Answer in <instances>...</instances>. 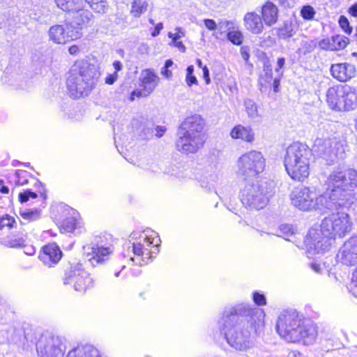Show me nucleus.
<instances>
[{
	"label": "nucleus",
	"mask_w": 357,
	"mask_h": 357,
	"mask_svg": "<svg viewBox=\"0 0 357 357\" xmlns=\"http://www.w3.org/2000/svg\"><path fill=\"white\" fill-rule=\"evenodd\" d=\"M264 316L261 309L238 303L225 310L218 326L227 343L235 351L244 352L254 347L255 335L263 328Z\"/></svg>",
	"instance_id": "obj_1"
},
{
	"label": "nucleus",
	"mask_w": 357,
	"mask_h": 357,
	"mask_svg": "<svg viewBox=\"0 0 357 357\" xmlns=\"http://www.w3.org/2000/svg\"><path fill=\"white\" fill-rule=\"evenodd\" d=\"M350 215L344 212L332 213L322 220L320 225L312 227L305 237L306 253L309 258L328 251L335 238H342L352 228Z\"/></svg>",
	"instance_id": "obj_2"
},
{
	"label": "nucleus",
	"mask_w": 357,
	"mask_h": 357,
	"mask_svg": "<svg viewBox=\"0 0 357 357\" xmlns=\"http://www.w3.org/2000/svg\"><path fill=\"white\" fill-rule=\"evenodd\" d=\"M275 329L287 342L313 344L318 335V327L310 319L296 310L282 312L277 319Z\"/></svg>",
	"instance_id": "obj_3"
},
{
	"label": "nucleus",
	"mask_w": 357,
	"mask_h": 357,
	"mask_svg": "<svg viewBox=\"0 0 357 357\" xmlns=\"http://www.w3.org/2000/svg\"><path fill=\"white\" fill-rule=\"evenodd\" d=\"M290 200L295 208L305 212L325 213L337 209L338 202L328 186L322 193L314 187L295 188L290 194Z\"/></svg>",
	"instance_id": "obj_4"
},
{
	"label": "nucleus",
	"mask_w": 357,
	"mask_h": 357,
	"mask_svg": "<svg viewBox=\"0 0 357 357\" xmlns=\"http://www.w3.org/2000/svg\"><path fill=\"white\" fill-rule=\"evenodd\" d=\"M98 68L86 60L77 61L71 67L66 84L73 98L86 96L95 87L100 77Z\"/></svg>",
	"instance_id": "obj_5"
},
{
	"label": "nucleus",
	"mask_w": 357,
	"mask_h": 357,
	"mask_svg": "<svg viewBox=\"0 0 357 357\" xmlns=\"http://www.w3.org/2000/svg\"><path fill=\"white\" fill-rule=\"evenodd\" d=\"M326 185L338 202L337 208L349 207L354 199L352 191L357 188V171L354 169L343 171L338 168L330 174Z\"/></svg>",
	"instance_id": "obj_6"
},
{
	"label": "nucleus",
	"mask_w": 357,
	"mask_h": 357,
	"mask_svg": "<svg viewBox=\"0 0 357 357\" xmlns=\"http://www.w3.org/2000/svg\"><path fill=\"white\" fill-rule=\"evenodd\" d=\"M312 150L305 144L294 142L286 150L284 164L289 176L294 180L303 181L310 175Z\"/></svg>",
	"instance_id": "obj_7"
},
{
	"label": "nucleus",
	"mask_w": 357,
	"mask_h": 357,
	"mask_svg": "<svg viewBox=\"0 0 357 357\" xmlns=\"http://www.w3.org/2000/svg\"><path fill=\"white\" fill-rule=\"evenodd\" d=\"M129 241L133 254L130 260L137 265L146 264L159 252L160 239L152 230L133 231L129 236Z\"/></svg>",
	"instance_id": "obj_8"
},
{
	"label": "nucleus",
	"mask_w": 357,
	"mask_h": 357,
	"mask_svg": "<svg viewBox=\"0 0 357 357\" xmlns=\"http://www.w3.org/2000/svg\"><path fill=\"white\" fill-rule=\"evenodd\" d=\"M326 102L335 111H351L357 108V89L348 84H336L326 91Z\"/></svg>",
	"instance_id": "obj_9"
},
{
	"label": "nucleus",
	"mask_w": 357,
	"mask_h": 357,
	"mask_svg": "<svg viewBox=\"0 0 357 357\" xmlns=\"http://www.w3.org/2000/svg\"><path fill=\"white\" fill-rule=\"evenodd\" d=\"M240 200L250 211H259L266 206L269 201L267 184L264 182H246L241 188Z\"/></svg>",
	"instance_id": "obj_10"
},
{
	"label": "nucleus",
	"mask_w": 357,
	"mask_h": 357,
	"mask_svg": "<svg viewBox=\"0 0 357 357\" xmlns=\"http://www.w3.org/2000/svg\"><path fill=\"white\" fill-rule=\"evenodd\" d=\"M62 280L64 285H68L81 294L85 293L95 285L93 278L80 264H69L64 270Z\"/></svg>",
	"instance_id": "obj_11"
},
{
	"label": "nucleus",
	"mask_w": 357,
	"mask_h": 357,
	"mask_svg": "<svg viewBox=\"0 0 357 357\" xmlns=\"http://www.w3.org/2000/svg\"><path fill=\"white\" fill-rule=\"evenodd\" d=\"M113 252L110 237L106 236L96 237L93 241L83 245V256L93 266L108 260Z\"/></svg>",
	"instance_id": "obj_12"
},
{
	"label": "nucleus",
	"mask_w": 357,
	"mask_h": 357,
	"mask_svg": "<svg viewBox=\"0 0 357 357\" xmlns=\"http://www.w3.org/2000/svg\"><path fill=\"white\" fill-rule=\"evenodd\" d=\"M265 159L262 153L250 151L241 155L236 162V173L245 180L257 176L265 169Z\"/></svg>",
	"instance_id": "obj_13"
},
{
	"label": "nucleus",
	"mask_w": 357,
	"mask_h": 357,
	"mask_svg": "<svg viewBox=\"0 0 357 357\" xmlns=\"http://www.w3.org/2000/svg\"><path fill=\"white\" fill-rule=\"evenodd\" d=\"M52 213L61 220V228L65 232L80 234L84 230V223L77 211L60 203L52 206Z\"/></svg>",
	"instance_id": "obj_14"
},
{
	"label": "nucleus",
	"mask_w": 357,
	"mask_h": 357,
	"mask_svg": "<svg viewBox=\"0 0 357 357\" xmlns=\"http://www.w3.org/2000/svg\"><path fill=\"white\" fill-rule=\"evenodd\" d=\"M68 340L61 335L45 333L41 335L36 347L39 357H64Z\"/></svg>",
	"instance_id": "obj_15"
},
{
	"label": "nucleus",
	"mask_w": 357,
	"mask_h": 357,
	"mask_svg": "<svg viewBox=\"0 0 357 357\" xmlns=\"http://www.w3.org/2000/svg\"><path fill=\"white\" fill-rule=\"evenodd\" d=\"M87 25H77L73 22L56 24L49 29L50 39L56 44H65L81 38V30Z\"/></svg>",
	"instance_id": "obj_16"
},
{
	"label": "nucleus",
	"mask_w": 357,
	"mask_h": 357,
	"mask_svg": "<svg viewBox=\"0 0 357 357\" xmlns=\"http://www.w3.org/2000/svg\"><path fill=\"white\" fill-rule=\"evenodd\" d=\"M314 149L328 163L344 158L342 146L335 139L317 138L314 142Z\"/></svg>",
	"instance_id": "obj_17"
},
{
	"label": "nucleus",
	"mask_w": 357,
	"mask_h": 357,
	"mask_svg": "<svg viewBox=\"0 0 357 357\" xmlns=\"http://www.w3.org/2000/svg\"><path fill=\"white\" fill-rule=\"evenodd\" d=\"M139 89L134 90L130 95V100H134V96L146 97L151 94L159 82V77L152 69L143 70L139 75Z\"/></svg>",
	"instance_id": "obj_18"
},
{
	"label": "nucleus",
	"mask_w": 357,
	"mask_h": 357,
	"mask_svg": "<svg viewBox=\"0 0 357 357\" xmlns=\"http://www.w3.org/2000/svg\"><path fill=\"white\" fill-rule=\"evenodd\" d=\"M177 149L183 153H195L201 149L205 143L206 137L202 135H190L184 132H177Z\"/></svg>",
	"instance_id": "obj_19"
},
{
	"label": "nucleus",
	"mask_w": 357,
	"mask_h": 357,
	"mask_svg": "<svg viewBox=\"0 0 357 357\" xmlns=\"http://www.w3.org/2000/svg\"><path fill=\"white\" fill-rule=\"evenodd\" d=\"M337 260L347 266L357 263V235L349 238L340 248Z\"/></svg>",
	"instance_id": "obj_20"
},
{
	"label": "nucleus",
	"mask_w": 357,
	"mask_h": 357,
	"mask_svg": "<svg viewBox=\"0 0 357 357\" xmlns=\"http://www.w3.org/2000/svg\"><path fill=\"white\" fill-rule=\"evenodd\" d=\"M24 78L23 68L17 62H10L1 77L3 84L18 86Z\"/></svg>",
	"instance_id": "obj_21"
},
{
	"label": "nucleus",
	"mask_w": 357,
	"mask_h": 357,
	"mask_svg": "<svg viewBox=\"0 0 357 357\" xmlns=\"http://www.w3.org/2000/svg\"><path fill=\"white\" fill-rule=\"evenodd\" d=\"M204 128V119L199 115H192L183 120L178 128V132L205 136Z\"/></svg>",
	"instance_id": "obj_22"
},
{
	"label": "nucleus",
	"mask_w": 357,
	"mask_h": 357,
	"mask_svg": "<svg viewBox=\"0 0 357 357\" xmlns=\"http://www.w3.org/2000/svg\"><path fill=\"white\" fill-rule=\"evenodd\" d=\"M331 75L336 80L345 82L354 77L356 69L354 64L350 63H337L332 64L330 68Z\"/></svg>",
	"instance_id": "obj_23"
},
{
	"label": "nucleus",
	"mask_w": 357,
	"mask_h": 357,
	"mask_svg": "<svg viewBox=\"0 0 357 357\" xmlns=\"http://www.w3.org/2000/svg\"><path fill=\"white\" fill-rule=\"evenodd\" d=\"M243 23L247 31L252 34H261L264 29V22L261 15L255 11L248 12L243 17Z\"/></svg>",
	"instance_id": "obj_24"
},
{
	"label": "nucleus",
	"mask_w": 357,
	"mask_h": 357,
	"mask_svg": "<svg viewBox=\"0 0 357 357\" xmlns=\"http://www.w3.org/2000/svg\"><path fill=\"white\" fill-rule=\"evenodd\" d=\"M61 256L59 247L56 243H50L43 248V252L39 257L45 264L51 267L60 261Z\"/></svg>",
	"instance_id": "obj_25"
},
{
	"label": "nucleus",
	"mask_w": 357,
	"mask_h": 357,
	"mask_svg": "<svg viewBox=\"0 0 357 357\" xmlns=\"http://www.w3.org/2000/svg\"><path fill=\"white\" fill-rule=\"evenodd\" d=\"M349 43L347 37L342 35H335L324 38L319 42V47L324 50L337 51L344 49Z\"/></svg>",
	"instance_id": "obj_26"
},
{
	"label": "nucleus",
	"mask_w": 357,
	"mask_h": 357,
	"mask_svg": "<svg viewBox=\"0 0 357 357\" xmlns=\"http://www.w3.org/2000/svg\"><path fill=\"white\" fill-rule=\"evenodd\" d=\"M260 13L265 25L268 26L274 25L278 20V8L271 1H266L261 5Z\"/></svg>",
	"instance_id": "obj_27"
},
{
	"label": "nucleus",
	"mask_w": 357,
	"mask_h": 357,
	"mask_svg": "<svg viewBox=\"0 0 357 357\" xmlns=\"http://www.w3.org/2000/svg\"><path fill=\"white\" fill-rule=\"evenodd\" d=\"M230 136L233 139H239L247 142H252L255 139L252 129L249 126H243L242 125L234 126L230 132Z\"/></svg>",
	"instance_id": "obj_28"
},
{
	"label": "nucleus",
	"mask_w": 357,
	"mask_h": 357,
	"mask_svg": "<svg viewBox=\"0 0 357 357\" xmlns=\"http://www.w3.org/2000/svg\"><path fill=\"white\" fill-rule=\"evenodd\" d=\"M26 236L21 234H11L6 238L0 237V245L7 248H17L25 245Z\"/></svg>",
	"instance_id": "obj_29"
},
{
	"label": "nucleus",
	"mask_w": 357,
	"mask_h": 357,
	"mask_svg": "<svg viewBox=\"0 0 357 357\" xmlns=\"http://www.w3.org/2000/svg\"><path fill=\"white\" fill-rule=\"evenodd\" d=\"M39 189L36 192L32 191V190L28 189L24 190L22 192L19 194V200L20 202L24 203L26 202L31 199H34L40 195L43 199H45L46 195L45 193V190L43 186H41V183L38 184Z\"/></svg>",
	"instance_id": "obj_30"
},
{
	"label": "nucleus",
	"mask_w": 357,
	"mask_h": 357,
	"mask_svg": "<svg viewBox=\"0 0 357 357\" xmlns=\"http://www.w3.org/2000/svg\"><path fill=\"white\" fill-rule=\"evenodd\" d=\"M244 106L248 116L250 119L254 121H259L260 115L258 111L257 104L251 99H246L244 101Z\"/></svg>",
	"instance_id": "obj_31"
},
{
	"label": "nucleus",
	"mask_w": 357,
	"mask_h": 357,
	"mask_svg": "<svg viewBox=\"0 0 357 357\" xmlns=\"http://www.w3.org/2000/svg\"><path fill=\"white\" fill-rule=\"evenodd\" d=\"M148 5L146 0H133L130 13L132 16L138 17L146 11Z\"/></svg>",
	"instance_id": "obj_32"
},
{
	"label": "nucleus",
	"mask_w": 357,
	"mask_h": 357,
	"mask_svg": "<svg viewBox=\"0 0 357 357\" xmlns=\"http://www.w3.org/2000/svg\"><path fill=\"white\" fill-rule=\"evenodd\" d=\"M114 72L113 73L108 74L105 78V83L108 85L113 84L118 79V73L123 69V64L119 61H115L112 64Z\"/></svg>",
	"instance_id": "obj_33"
},
{
	"label": "nucleus",
	"mask_w": 357,
	"mask_h": 357,
	"mask_svg": "<svg viewBox=\"0 0 357 357\" xmlns=\"http://www.w3.org/2000/svg\"><path fill=\"white\" fill-rule=\"evenodd\" d=\"M89 6L95 12L102 13L107 9V3L103 0H89L86 2V7Z\"/></svg>",
	"instance_id": "obj_34"
},
{
	"label": "nucleus",
	"mask_w": 357,
	"mask_h": 357,
	"mask_svg": "<svg viewBox=\"0 0 357 357\" xmlns=\"http://www.w3.org/2000/svg\"><path fill=\"white\" fill-rule=\"evenodd\" d=\"M20 215L24 220L28 221H34L39 219L41 216V210L40 209H26L20 212Z\"/></svg>",
	"instance_id": "obj_35"
},
{
	"label": "nucleus",
	"mask_w": 357,
	"mask_h": 357,
	"mask_svg": "<svg viewBox=\"0 0 357 357\" xmlns=\"http://www.w3.org/2000/svg\"><path fill=\"white\" fill-rule=\"evenodd\" d=\"M316 47V43L313 40H303L298 50V54L300 56H304L312 52Z\"/></svg>",
	"instance_id": "obj_36"
},
{
	"label": "nucleus",
	"mask_w": 357,
	"mask_h": 357,
	"mask_svg": "<svg viewBox=\"0 0 357 357\" xmlns=\"http://www.w3.org/2000/svg\"><path fill=\"white\" fill-rule=\"evenodd\" d=\"M15 183L17 185H23L29 182V178H31V174L25 171L22 169H18L15 173Z\"/></svg>",
	"instance_id": "obj_37"
},
{
	"label": "nucleus",
	"mask_w": 357,
	"mask_h": 357,
	"mask_svg": "<svg viewBox=\"0 0 357 357\" xmlns=\"http://www.w3.org/2000/svg\"><path fill=\"white\" fill-rule=\"evenodd\" d=\"M295 31L293 29L291 23L285 22L283 27L280 28L278 31V36L280 38L286 39L293 36Z\"/></svg>",
	"instance_id": "obj_38"
},
{
	"label": "nucleus",
	"mask_w": 357,
	"mask_h": 357,
	"mask_svg": "<svg viewBox=\"0 0 357 357\" xmlns=\"http://www.w3.org/2000/svg\"><path fill=\"white\" fill-rule=\"evenodd\" d=\"M227 38L234 45H239L243 42V34L239 30H229L227 33Z\"/></svg>",
	"instance_id": "obj_39"
},
{
	"label": "nucleus",
	"mask_w": 357,
	"mask_h": 357,
	"mask_svg": "<svg viewBox=\"0 0 357 357\" xmlns=\"http://www.w3.org/2000/svg\"><path fill=\"white\" fill-rule=\"evenodd\" d=\"M273 80V71L270 65H264V75L260 77V83L261 85L271 84Z\"/></svg>",
	"instance_id": "obj_40"
},
{
	"label": "nucleus",
	"mask_w": 357,
	"mask_h": 357,
	"mask_svg": "<svg viewBox=\"0 0 357 357\" xmlns=\"http://www.w3.org/2000/svg\"><path fill=\"white\" fill-rule=\"evenodd\" d=\"M279 230L284 235V238L288 240V237L295 234L296 228L291 224H282L279 227Z\"/></svg>",
	"instance_id": "obj_41"
},
{
	"label": "nucleus",
	"mask_w": 357,
	"mask_h": 357,
	"mask_svg": "<svg viewBox=\"0 0 357 357\" xmlns=\"http://www.w3.org/2000/svg\"><path fill=\"white\" fill-rule=\"evenodd\" d=\"M15 223L16 221L13 217L6 215L0 218V229L13 228Z\"/></svg>",
	"instance_id": "obj_42"
},
{
	"label": "nucleus",
	"mask_w": 357,
	"mask_h": 357,
	"mask_svg": "<svg viewBox=\"0 0 357 357\" xmlns=\"http://www.w3.org/2000/svg\"><path fill=\"white\" fill-rule=\"evenodd\" d=\"M316 12L314 8L310 5H305L301 10V17L306 20H311L314 18Z\"/></svg>",
	"instance_id": "obj_43"
},
{
	"label": "nucleus",
	"mask_w": 357,
	"mask_h": 357,
	"mask_svg": "<svg viewBox=\"0 0 357 357\" xmlns=\"http://www.w3.org/2000/svg\"><path fill=\"white\" fill-rule=\"evenodd\" d=\"M185 82L188 86H191L193 84H197V79L194 75V66L190 65L187 67Z\"/></svg>",
	"instance_id": "obj_44"
},
{
	"label": "nucleus",
	"mask_w": 357,
	"mask_h": 357,
	"mask_svg": "<svg viewBox=\"0 0 357 357\" xmlns=\"http://www.w3.org/2000/svg\"><path fill=\"white\" fill-rule=\"evenodd\" d=\"M84 345H79L70 349L66 357H86Z\"/></svg>",
	"instance_id": "obj_45"
},
{
	"label": "nucleus",
	"mask_w": 357,
	"mask_h": 357,
	"mask_svg": "<svg viewBox=\"0 0 357 357\" xmlns=\"http://www.w3.org/2000/svg\"><path fill=\"white\" fill-rule=\"evenodd\" d=\"M86 357H102L99 350L91 344H84Z\"/></svg>",
	"instance_id": "obj_46"
},
{
	"label": "nucleus",
	"mask_w": 357,
	"mask_h": 357,
	"mask_svg": "<svg viewBox=\"0 0 357 357\" xmlns=\"http://www.w3.org/2000/svg\"><path fill=\"white\" fill-rule=\"evenodd\" d=\"M339 24L342 30L347 34H350L352 32V27L349 24V22L348 19L344 16L341 15L339 18Z\"/></svg>",
	"instance_id": "obj_47"
},
{
	"label": "nucleus",
	"mask_w": 357,
	"mask_h": 357,
	"mask_svg": "<svg viewBox=\"0 0 357 357\" xmlns=\"http://www.w3.org/2000/svg\"><path fill=\"white\" fill-rule=\"evenodd\" d=\"M252 299L257 305L262 306L266 304V298L265 295L259 291H254L252 293Z\"/></svg>",
	"instance_id": "obj_48"
},
{
	"label": "nucleus",
	"mask_w": 357,
	"mask_h": 357,
	"mask_svg": "<svg viewBox=\"0 0 357 357\" xmlns=\"http://www.w3.org/2000/svg\"><path fill=\"white\" fill-rule=\"evenodd\" d=\"M175 30L176 31V33H168V37L171 38L172 40H178L180 38L185 36V32L182 28L176 27Z\"/></svg>",
	"instance_id": "obj_49"
},
{
	"label": "nucleus",
	"mask_w": 357,
	"mask_h": 357,
	"mask_svg": "<svg viewBox=\"0 0 357 357\" xmlns=\"http://www.w3.org/2000/svg\"><path fill=\"white\" fill-rule=\"evenodd\" d=\"M22 247L24 248V252L26 255L32 256L36 253V248L32 244H29L27 238L25 245H23Z\"/></svg>",
	"instance_id": "obj_50"
},
{
	"label": "nucleus",
	"mask_w": 357,
	"mask_h": 357,
	"mask_svg": "<svg viewBox=\"0 0 357 357\" xmlns=\"http://www.w3.org/2000/svg\"><path fill=\"white\" fill-rule=\"evenodd\" d=\"M16 23V19L14 17L7 18L6 21L3 19L0 22V29H5L6 27H13Z\"/></svg>",
	"instance_id": "obj_51"
},
{
	"label": "nucleus",
	"mask_w": 357,
	"mask_h": 357,
	"mask_svg": "<svg viewBox=\"0 0 357 357\" xmlns=\"http://www.w3.org/2000/svg\"><path fill=\"white\" fill-rule=\"evenodd\" d=\"M310 267L315 273L319 274L322 273L324 270L325 269L324 264L318 263L317 261H313L310 263Z\"/></svg>",
	"instance_id": "obj_52"
},
{
	"label": "nucleus",
	"mask_w": 357,
	"mask_h": 357,
	"mask_svg": "<svg viewBox=\"0 0 357 357\" xmlns=\"http://www.w3.org/2000/svg\"><path fill=\"white\" fill-rule=\"evenodd\" d=\"M220 178L221 174L219 173H215L209 175V181H208L209 187H213Z\"/></svg>",
	"instance_id": "obj_53"
},
{
	"label": "nucleus",
	"mask_w": 357,
	"mask_h": 357,
	"mask_svg": "<svg viewBox=\"0 0 357 357\" xmlns=\"http://www.w3.org/2000/svg\"><path fill=\"white\" fill-rule=\"evenodd\" d=\"M205 26L210 31L216 29L217 24L213 20L206 19L204 20Z\"/></svg>",
	"instance_id": "obj_54"
},
{
	"label": "nucleus",
	"mask_w": 357,
	"mask_h": 357,
	"mask_svg": "<svg viewBox=\"0 0 357 357\" xmlns=\"http://www.w3.org/2000/svg\"><path fill=\"white\" fill-rule=\"evenodd\" d=\"M170 45L176 47L181 52H185L186 50L185 46L183 45V43L181 41L172 40V43H170Z\"/></svg>",
	"instance_id": "obj_55"
},
{
	"label": "nucleus",
	"mask_w": 357,
	"mask_h": 357,
	"mask_svg": "<svg viewBox=\"0 0 357 357\" xmlns=\"http://www.w3.org/2000/svg\"><path fill=\"white\" fill-rule=\"evenodd\" d=\"M357 290V268L355 269V271L353 273L352 278H351V282L350 284V290Z\"/></svg>",
	"instance_id": "obj_56"
},
{
	"label": "nucleus",
	"mask_w": 357,
	"mask_h": 357,
	"mask_svg": "<svg viewBox=\"0 0 357 357\" xmlns=\"http://www.w3.org/2000/svg\"><path fill=\"white\" fill-rule=\"evenodd\" d=\"M202 71H203V77L206 82V84H208L211 82V79H210V76H209V70L206 66H204L203 67Z\"/></svg>",
	"instance_id": "obj_57"
},
{
	"label": "nucleus",
	"mask_w": 357,
	"mask_h": 357,
	"mask_svg": "<svg viewBox=\"0 0 357 357\" xmlns=\"http://www.w3.org/2000/svg\"><path fill=\"white\" fill-rule=\"evenodd\" d=\"M163 29V24L162 22H159L155 26V29L154 30L152 31L151 33V36L153 37H155L157 36H158L160 33V31Z\"/></svg>",
	"instance_id": "obj_58"
},
{
	"label": "nucleus",
	"mask_w": 357,
	"mask_h": 357,
	"mask_svg": "<svg viewBox=\"0 0 357 357\" xmlns=\"http://www.w3.org/2000/svg\"><path fill=\"white\" fill-rule=\"evenodd\" d=\"M241 54L244 61H248L250 57V54L248 52V48L245 46L241 47Z\"/></svg>",
	"instance_id": "obj_59"
},
{
	"label": "nucleus",
	"mask_w": 357,
	"mask_h": 357,
	"mask_svg": "<svg viewBox=\"0 0 357 357\" xmlns=\"http://www.w3.org/2000/svg\"><path fill=\"white\" fill-rule=\"evenodd\" d=\"M272 81L274 91L278 92L280 86V77H275Z\"/></svg>",
	"instance_id": "obj_60"
},
{
	"label": "nucleus",
	"mask_w": 357,
	"mask_h": 357,
	"mask_svg": "<svg viewBox=\"0 0 357 357\" xmlns=\"http://www.w3.org/2000/svg\"><path fill=\"white\" fill-rule=\"evenodd\" d=\"M161 74L167 78H169L172 76V72L169 70L168 68L165 66L161 69Z\"/></svg>",
	"instance_id": "obj_61"
},
{
	"label": "nucleus",
	"mask_w": 357,
	"mask_h": 357,
	"mask_svg": "<svg viewBox=\"0 0 357 357\" xmlns=\"http://www.w3.org/2000/svg\"><path fill=\"white\" fill-rule=\"evenodd\" d=\"M349 13L354 17H357V3L352 5L349 9Z\"/></svg>",
	"instance_id": "obj_62"
},
{
	"label": "nucleus",
	"mask_w": 357,
	"mask_h": 357,
	"mask_svg": "<svg viewBox=\"0 0 357 357\" xmlns=\"http://www.w3.org/2000/svg\"><path fill=\"white\" fill-rule=\"evenodd\" d=\"M0 192L3 194H8L9 192V188L3 184V181L0 180Z\"/></svg>",
	"instance_id": "obj_63"
},
{
	"label": "nucleus",
	"mask_w": 357,
	"mask_h": 357,
	"mask_svg": "<svg viewBox=\"0 0 357 357\" xmlns=\"http://www.w3.org/2000/svg\"><path fill=\"white\" fill-rule=\"evenodd\" d=\"M285 63V59L283 57H280L278 59L277 64H278V68L275 69L277 72L279 71V69L282 68Z\"/></svg>",
	"instance_id": "obj_64"
}]
</instances>
